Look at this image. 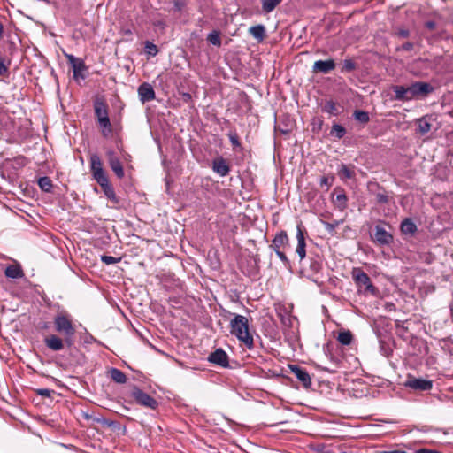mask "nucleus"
Here are the masks:
<instances>
[{"label": "nucleus", "instance_id": "412c9836", "mask_svg": "<svg viewBox=\"0 0 453 453\" xmlns=\"http://www.w3.org/2000/svg\"><path fill=\"white\" fill-rule=\"evenodd\" d=\"M249 32L259 42L265 37V28L263 25L250 27Z\"/></svg>", "mask_w": 453, "mask_h": 453}, {"label": "nucleus", "instance_id": "a19ab883", "mask_svg": "<svg viewBox=\"0 0 453 453\" xmlns=\"http://www.w3.org/2000/svg\"><path fill=\"white\" fill-rule=\"evenodd\" d=\"M333 180H334V178L332 177L331 179H329L328 177L326 176H323L321 179H320V186L321 187H326L327 188L329 187L332 186L333 184Z\"/></svg>", "mask_w": 453, "mask_h": 453}, {"label": "nucleus", "instance_id": "09e8293b", "mask_svg": "<svg viewBox=\"0 0 453 453\" xmlns=\"http://www.w3.org/2000/svg\"><path fill=\"white\" fill-rule=\"evenodd\" d=\"M381 352L384 356L388 357L389 355V351L384 348L383 343L381 342Z\"/></svg>", "mask_w": 453, "mask_h": 453}, {"label": "nucleus", "instance_id": "dca6fc26", "mask_svg": "<svg viewBox=\"0 0 453 453\" xmlns=\"http://www.w3.org/2000/svg\"><path fill=\"white\" fill-rule=\"evenodd\" d=\"M288 245V236L286 231L277 233L269 246L273 251L283 250Z\"/></svg>", "mask_w": 453, "mask_h": 453}, {"label": "nucleus", "instance_id": "58836bf2", "mask_svg": "<svg viewBox=\"0 0 453 453\" xmlns=\"http://www.w3.org/2000/svg\"><path fill=\"white\" fill-rule=\"evenodd\" d=\"M227 135L234 148L241 147L239 136L236 132H230Z\"/></svg>", "mask_w": 453, "mask_h": 453}, {"label": "nucleus", "instance_id": "3c124183", "mask_svg": "<svg viewBox=\"0 0 453 453\" xmlns=\"http://www.w3.org/2000/svg\"><path fill=\"white\" fill-rule=\"evenodd\" d=\"M3 35H4V26L0 22V39H2Z\"/></svg>", "mask_w": 453, "mask_h": 453}, {"label": "nucleus", "instance_id": "72a5a7b5", "mask_svg": "<svg viewBox=\"0 0 453 453\" xmlns=\"http://www.w3.org/2000/svg\"><path fill=\"white\" fill-rule=\"evenodd\" d=\"M331 134L338 139L342 138L346 134V129L339 124H334L331 128Z\"/></svg>", "mask_w": 453, "mask_h": 453}, {"label": "nucleus", "instance_id": "9b49d317", "mask_svg": "<svg viewBox=\"0 0 453 453\" xmlns=\"http://www.w3.org/2000/svg\"><path fill=\"white\" fill-rule=\"evenodd\" d=\"M290 372L303 384V388H309L311 386V378L305 368L297 365H288Z\"/></svg>", "mask_w": 453, "mask_h": 453}, {"label": "nucleus", "instance_id": "c85d7f7f", "mask_svg": "<svg viewBox=\"0 0 453 453\" xmlns=\"http://www.w3.org/2000/svg\"><path fill=\"white\" fill-rule=\"evenodd\" d=\"M207 41L217 47L221 45L220 33L218 30H213L207 35Z\"/></svg>", "mask_w": 453, "mask_h": 453}, {"label": "nucleus", "instance_id": "de8ad7c7", "mask_svg": "<svg viewBox=\"0 0 453 453\" xmlns=\"http://www.w3.org/2000/svg\"><path fill=\"white\" fill-rule=\"evenodd\" d=\"M414 453H438V452L435 450L423 448V449H419L416 450Z\"/></svg>", "mask_w": 453, "mask_h": 453}, {"label": "nucleus", "instance_id": "49530a36", "mask_svg": "<svg viewBox=\"0 0 453 453\" xmlns=\"http://www.w3.org/2000/svg\"><path fill=\"white\" fill-rule=\"evenodd\" d=\"M410 35V32L409 30L407 29H400L398 32H397V35L400 36V37H403V38H406L408 37Z\"/></svg>", "mask_w": 453, "mask_h": 453}, {"label": "nucleus", "instance_id": "393cba45", "mask_svg": "<svg viewBox=\"0 0 453 453\" xmlns=\"http://www.w3.org/2000/svg\"><path fill=\"white\" fill-rule=\"evenodd\" d=\"M111 379L119 384H123L127 381L126 374L118 368H111L109 371Z\"/></svg>", "mask_w": 453, "mask_h": 453}, {"label": "nucleus", "instance_id": "e433bc0d", "mask_svg": "<svg viewBox=\"0 0 453 453\" xmlns=\"http://www.w3.org/2000/svg\"><path fill=\"white\" fill-rule=\"evenodd\" d=\"M145 51L146 54L154 57L158 53V49L153 42L147 41L145 42Z\"/></svg>", "mask_w": 453, "mask_h": 453}, {"label": "nucleus", "instance_id": "ea45409f", "mask_svg": "<svg viewBox=\"0 0 453 453\" xmlns=\"http://www.w3.org/2000/svg\"><path fill=\"white\" fill-rule=\"evenodd\" d=\"M274 252L276 253L277 257L284 264L285 266H289L290 262H289L288 258L287 257V256L285 255V253L283 252V250H277Z\"/></svg>", "mask_w": 453, "mask_h": 453}, {"label": "nucleus", "instance_id": "6ab92c4d", "mask_svg": "<svg viewBox=\"0 0 453 453\" xmlns=\"http://www.w3.org/2000/svg\"><path fill=\"white\" fill-rule=\"evenodd\" d=\"M393 92L395 93V98L398 101H410L409 98V88L408 87L396 85L392 88Z\"/></svg>", "mask_w": 453, "mask_h": 453}, {"label": "nucleus", "instance_id": "423d86ee", "mask_svg": "<svg viewBox=\"0 0 453 453\" xmlns=\"http://www.w3.org/2000/svg\"><path fill=\"white\" fill-rule=\"evenodd\" d=\"M352 279L359 287H365V290L371 294L375 295L377 288L373 286L370 277L360 268H354L351 273Z\"/></svg>", "mask_w": 453, "mask_h": 453}, {"label": "nucleus", "instance_id": "c9c22d12", "mask_svg": "<svg viewBox=\"0 0 453 453\" xmlns=\"http://www.w3.org/2000/svg\"><path fill=\"white\" fill-rule=\"evenodd\" d=\"M342 223V220H334V222H326V221H322V224L324 225L326 230L333 234L334 232H335V228Z\"/></svg>", "mask_w": 453, "mask_h": 453}, {"label": "nucleus", "instance_id": "9d476101", "mask_svg": "<svg viewBox=\"0 0 453 453\" xmlns=\"http://www.w3.org/2000/svg\"><path fill=\"white\" fill-rule=\"evenodd\" d=\"M372 238L380 246H387L393 242V235L380 225L375 226Z\"/></svg>", "mask_w": 453, "mask_h": 453}, {"label": "nucleus", "instance_id": "f704fd0d", "mask_svg": "<svg viewBox=\"0 0 453 453\" xmlns=\"http://www.w3.org/2000/svg\"><path fill=\"white\" fill-rule=\"evenodd\" d=\"M418 124V129L421 134H426L431 130V124L425 118L419 119Z\"/></svg>", "mask_w": 453, "mask_h": 453}, {"label": "nucleus", "instance_id": "a211bd4d", "mask_svg": "<svg viewBox=\"0 0 453 453\" xmlns=\"http://www.w3.org/2000/svg\"><path fill=\"white\" fill-rule=\"evenodd\" d=\"M109 157V165L119 179H122L124 177V169L119 159L115 156L113 151L108 152Z\"/></svg>", "mask_w": 453, "mask_h": 453}, {"label": "nucleus", "instance_id": "aec40b11", "mask_svg": "<svg viewBox=\"0 0 453 453\" xmlns=\"http://www.w3.org/2000/svg\"><path fill=\"white\" fill-rule=\"evenodd\" d=\"M402 233L413 235L417 232V226L411 219H404L400 226Z\"/></svg>", "mask_w": 453, "mask_h": 453}, {"label": "nucleus", "instance_id": "b1692460", "mask_svg": "<svg viewBox=\"0 0 453 453\" xmlns=\"http://www.w3.org/2000/svg\"><path fill=\"white\" fill-rule=\"evenodd\" d=\"M347 196L343 191H341L334 198H333L334 204L342 211L347 208Z\"/></svg>", "mask_w": 453, "mask_h": 453}, {"label": "nucleus", "instance_id": "2f4dec72", "mask_svg": "<svg viewBox=\"0 0 453 453\" xmlns=\"http://www.w3.org/2000/svg\"><path fill=\"white\" fill-rule=\"evenodd\" d=\"M353 116L356 120L362 124H366L370 120V117L367 111H355Z\"/></svg>", "mask_w": 453, "mask_h": 453}, {"label": "nucleus", "instance_id": "7ed1b4c3", "mask_svg": "<svg viewBox=\"0 0 453 453\" xmlns=\"http://www.w3.org/2000/svg\"><path fill=\"white\" fill-rule=\"evenodd\" d=\"M230 333L249 349H253L254 340L249 329V320L243 315L234 314L230 320Z\"/></svg>", "mask_w": 453, "mask_h": 453}, {"label": "nucleus", "instance_id": "f257e3e1", "mask_svg": "<svg viewBox=\"0 0 453 453\" xmlns=\"http://www.w3.org/2000/svg\"><path fill=\"white\" fill-rule=\"evenodd\" d=\"M53 324L55 331L62 337L57 334L48 335L44 338L45 346L52 351H60L65 346L72 347L74 344L76 328L71 316L65 312L58 313L54 317Z\"/></svg>", "mask_w": 453, "mask_h": 453}, {"label": "nucleus", "instance_id": "473e14b6", "mask_svg": "<svg viewBox=\"0 0 453 453\" xmlns=\"http://www.w3.org/2000/svg\"><path fill=\"white\" fill-rule=\"evenodd\" d=\"M357 68V64L352 59H344L341 67L342 73H351Z\"/></svg>", "mask_w": 453, "mask_h": 453}, {"label": "nucleus", "instance_id": "7c9ffc66", "mask_svg": "<svg viewBox=\"0 0 453 453\" xmlns=\"http://www.w3.org/2000/svg\"><path fill=\"white\" fill-rule=\"evenodd\" d=\"M353 336L350 331L340 332L337 340L342 345H349L352 342Z\"/></svg>", "mask_w": 453, "mask_h": 453}, {"label": "nucleus", "instance_id": "c756f323", "mask_svg": "<svg viewBox=\"0 0 453 453\" xmlns=\"http://www.w3.org/2000/svg\"><path fill=\"white\" fill-rule=\"evenodd\" d=\"M38 186L42 191L50 192L52 188V181L47 176L41 177L38 180Z\"/></svg>", "mask_w": 453, "mask_h": 453}, {"label": "nucleus", "instance_id": "6e6552de", "mask_svg": "<svg viewBox=\"0 0 453 453\" xmlns=\"http://www.w3.org/2000/svg\"><path fill=\"white\" fill-rule=\"evenodd\" d=\"M404 385L418 391H429L433 388V381L422 378L409 377Z\"/></svg>", "mask_w": 453, "mask_h": 453}, {"label": "nucleus", "instance_id": "f3484780", "mask_svg": "<svg viewBox=\"0 0 453 453\" xmlns=\"http://www.w3.org/2000/svg\"><path fill=\"white\" fill-rule=\"evenodd\" d=\"M335 68V62L334 59L328 60H317L313 64L312 70L314 73H321L324 74L329 73Z\"/></svg>", "mask_w": 453, "mask_h": 453}, {"label": "nucleus", "instance_id": "1a4fd4ad", "mask_svg": "<svg viewBox=\"0 0 453 453\" xmlns=\"http://www.w3.org/2000/svg\"><path fill=\"white\" fill-rule=\"evenodd\" d=\"M68 64L72 66L74 79H85L82 72L86 70L85 63L82 59L74 57L72 54H65Z\"/></svg>", "mask_w": 453, "mask_h": 453}, {"label": "nucleus", "instance_id": "cd10ccee", "mask_svg": "<svg viewBox=\"0 0 453 453\" xmlns=\"http://www.w3.org/2000/svg\"><path fill=\"white\" fill-rule=\"evenodd\" d=\"M338 173L340 178L344 180H350L355 176L354 170L344 164L341 165Z\"/></svg>", "mask_w": 453, "mask_h": 453}, {"label": "nucleus", "instance_id": "20e7f679", "mask_svg": "<svg viewBox=\"0 0 453 453\" xmlns=\"http://www.w3.org/2000/svg\"><path fill=\"white\" fill-rule=\"evenodd\" d=\"M95 114L99 127L102 128V134L104 137L112 133V126L108 116V106L102 100H96L94 104Z\"/></svg>", "mask_w": 453, "mask_h": 453}, {"label": "nucleus", "instance_id": "4c0bfd02", "mask_svg": "<svg viewBox=\"0 0 453 453\" xmlns=\"http://www.w3.org/2000/svg\"><path fill=\"white\" fill-rule=\"evenodd\" d=\"M121 257H115L111 256L103 255L101 257V261L105 265H114L120 262Z\"/></svg>", "mask_w": 453, "mask_h": 453}, {"label": "nucleus", "instance_id": "39448f33", "mask_svg": "<svg viewBox=\"0 0 453 453\" xmlns=\"http://www.w3.org/2000/svg\"><path fill=\"white\" fill-rule=\"evenodd\" d=\"M408 88L410 101L414 99H424L434 90V87L430 83L424 81H415L408 86Z\"/></svg>", "mask_w": 453, "mask_h": 453}, {"label": "nucleus", "instance_id": "bb28decb", "mask_svg": "<svg viewBox=\"0 0 453 453\" xmlns=\"http://www.w3.org/2000/svg\"><path fill=\"white\" fill-rule=\"evenodd\" d=\"M283 0H261L262 10L265 13L273 12Z\"/></svg>", "mask_w": 453, "mask_h": 453}, {"label": "nucleus", "instance_id": "0eeeda50", "mask_svg": "<svg viewBox=\"0 0 453 453\" xmlns=\"http://www.w3.org/2000/svg\"><path fill=\"white\" fill-rule=\"evenodd\" d=\"M131 395L134 397L137 403L144 407L156 410L158 406V403L155 398L143 392L136 386L134 387Z\"/></svg>", "mask_w": 453, "mask_h": 453}, {"label": "nucleus", "instance_id": "ddd939ff", "mask_svg": "<svg viewBox=\"0 0 453 453\" xmlns=\"http://www.w3.org/2000/svg\"><path fill=\"white\" fill-rule=\"evenodd\" d=\"M304 228L303 225L300 223L296 227V239H297V246L296 249V254L299 256L300 260H303L306 256V243L304 237Z\"/></svg>", "mask_w": 453, "mask_h": 453}, {"label": "nucleus", "instance_id": "a878e982", "mask_svg": "<svg viewBox=\"0 0 453 453\" xmlns=\"http://www.w3.org/2000/svg\"><path fill=\"white\" fill-rule=\"evenodd\" d=\"M322 111L333 116H337L340 113L338 105L332 100H328L324 103L322 105Z\"/></svg>", "mask_w": 453, "mask_h": 453}, {"label": "nucleus", "instance_id": "c03bdc74", "mask_svg": "<svg viewBox=\"0 0 453 453\" xmlns=\"http://www.w3.org/2000/svg\"><path fill=\"white\" fill-rule=\"evenodd\" d=\"M413 49V43L412 42H404L401 47L397 48V50H405L410 51Z\"/></svg>", "mask_w": 453, "mask_h": 453}, {"label": "nucleus", "instance_id": "5701e85b", "mask_svg": "<svg viewBox=\"0 0 453 453\" xmlns=\"http://www.w3.org/2000/svg\"><path fill=\"white\" fill-rule=\"evenodd\" d=\"M11 59L0 55V76L8 78L10 76Z\"/></svg>", "mask_w": 453, "mask_h": 453}, {"label": "nucleus", "instance_id": "2eb2a0df", "mask_svg": "<svg viewBox=\"0 0 453 453\" xmlns=\"http://www.w3.org/2000/svg\"><path fill=\"white\" fill-rule=\"evenodd\" d=\"M211 169L221 177H225L230 173V166L227 161L222 157H218L212 160Z\"/></svg>", "mask_w": 453, "mask_h": 453}, {"label": "nucleus", "instance_id": "4be33fe9", "mask_svg": "<svg viewBox=\"0 0 453 453\" xmlns=\"http://www.w3.org/2000/svg\"><path fill=\"white\" fill-rule=\"evenodd\" d=\"M5 276L11 279H19L23 276V272L19 265H10L5 269Z\"/></svg>", "mask_w": 453, "mask_h": 453}, {"label": "nucleus", "instance_id": "8fccbe9b", "mask_svg": "<svg viewBox=\"0 0 453 453\" xmlns=\"http://www.w3.org/2000/svg\"><path fill=\"white\" fill-rule=\"evenodd\" d=\"M434 26H435V25H434V23L433 21H428V22L426 23V27H427L428 28H431V29H432V28H434Z\"/></svg>", "mask_w": 453, "mask_h": 453}, {"label": "nucleus", "instance_id": "f8f14e48", "mask_svg": "<svg viewBox=\"0 0 453 453\" xmlns=\"http://www.w3.org/2000/svg\"><path fill=\"white\" fill-rule=\"evenodd\" d=\"M208 361L221 367L229 366L228 355L222 349H217L215 351L211 352L208 357Z\"/></svg>", "mask_w": 453, "mask_h": 453}, {"label": "nucleus", "instance_id": "37998d69", "mask_svg": "<svg viewBox=\"0 0 453 453\" xmlns=\"http://www.w3.org/2000/svg\"><path fill=\"white\" fill-rule=\"evenodd\" d=\"M376 199L380 203H387L388 201V196L382 193H378L376 195Z\"/></svg>", "mask_w": 453, "mask_h": 453}, {"label": "nucleus", "instance_id": "4468645a", "mask_svg": "<svg viewBox=\"0 0 453 453\" xmlns=\"http://www.w3.org/2000/svg\"><path fill=\"white\" fill-rule=\"evenodd\" d=\"M138 96L142 104L152 101L156 97L153 87L148 82H143L138 87Z\"/></svg>", "mask_w": 453, "mask_h": 453}, {"label": "nucleus", "instance_id": "a18cd8bd", "mask_svg": "<svg viewBox=\"0 0 453 453\" xmlns=\"http://www.w3.org/2000/svg\"><path fill=\"white\" fill-rule=\"evenodd\" d=\"M37 394L42 396H50V390L48 388H40L37 390Z\"/></svg>", "mask_w": 453, "mask_h": 453}, {"label": "nucleus", "instance_id": "79ce46f5", "mask_svg": "<svg viewBox=\"0 0 453 453\" xmlns=\"http://www.w3.org/2000/svg\"><path fill=\"white\" fill-rule=\"evenodd\" d=\"M310 267L312 272L318 273L321 269V265L319 261L313 260L311 262Z\"/></svg>", "mask_w": 453, "mask_h": 453}, {"label": "nucleus", "instance_id": "f03ea898", "mask_svg": "<svg viewBox=\"0 0 453 453\" xmlns=\"http://www.w3.org/2000/svg\"><path fill=\"white\" fill-rule=\"evenodd\" d=\"M90 170L94 180L102 188L105 196L114 203H119V199L115 194L114 188L111 185L108 176L103 168V163L97 154L90 156Z\"/></svg>", "mask_w": 453, "mask_h": 453}]
</instances>
